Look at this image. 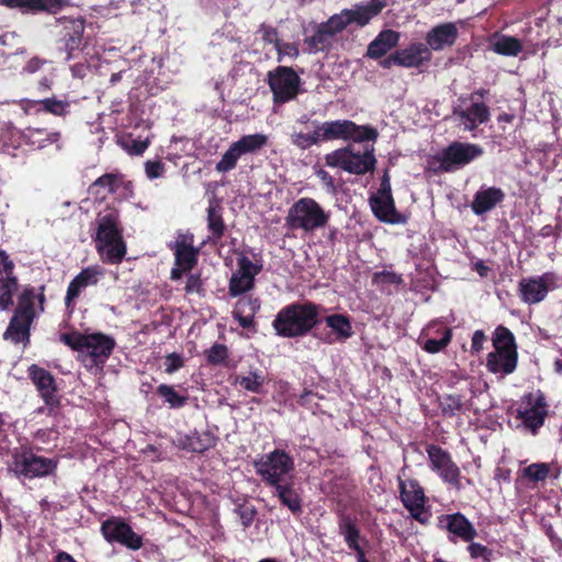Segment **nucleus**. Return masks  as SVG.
I'll return each instance as SVG.
<instances>
[{
    "instance_id": "f257e3e1",
    "label": "nucleus",
    "mask_w": 562,
    "mask_h": 562,
    "mask_svg": "<svg viewBox=\"0 0 562 562\" xmlns=\"http://www.w3.org/2000/svg\"><path fill=\"white\" fill-rule=\"evenodd\" d=\"M322 306L312 302H293L276 315L272 327L283 338H299L310 334L319 323Z\"/></svg>"
},
{
    "instance_id": "f03ea898",
    "label": "nucleus",
    "mask_w": 562,
    "mask_h": 562,
    "mask_svg": "<svg viewBox=\"0 0 562 562\" xmlns=\"http://www.w3.org/2000/svg\"><path fill=\"white\" fill-rule=\"evenodd\" d=\"M94 240L97 250L103 257V262L119 265L126 255V244L123 238V227L120 212L108 207L97 216Z\"/></svg>"
},
{
    "instance_id": "7ed1b4c3",
    "label": "nucleus",
    "mask_w": 562,
    "mask_h": 562,
    "mask_svg": "<svg viewBox=\"0 0 562 562\" xmlns=\"http://www.w3.org/2000/svg\"><path fill=\"white\" fill-rule=\"evenodd\" d=\"M324 159L327 167L339 168L356 176L373 172L376 165L374 147L372 145H366L361 150L355 145L348 144L326 154Z\"/></svg>"
},
{
    "instance_id": "20e7f679",
    "label": "nucleus",
    "mask_w": 562,
    "mask_h": 562,
    "mask_svg": "<svg viewBox=\"0 0 562 562\" xmlns=\"http://www.w3.org/2000/svg\"><path fill=\"white\" fill-rule=\"evenodd\" d=\"M330 213L313 198H301L288 211L285 225L292 229L312 233L327 226Z\"/></svg>"
},
{
    "instance_id": "39448f33",
    "label": "nucleus",
    "mask_w": 562,
    "mask_h": 562,
    "mask_svg": "<svg viewBox=\"0 0 562 562\" xmlns=\"http://www.w3.org/2000/svg\"><path fill=\"white\" fill-rule=\"evenodd\" d=\"M483 154L484 149L479 144L452 142L429 161V168L435 173L451 172L469 165Z\"/></svg>"
},
{
    "instance_id": "423d86ee",
    "label": "nucleus",
    "mask_w": 562,
    "mask_h": 562,
    "mask_svg": "<svg viewBox=\"0 0 562 562\" xmlns=\"http://www.w3.org/2000/svg\"><path fill=\"white\" fill-rule=\"evenodd\" d=\"M322 143L342 139L355 143L375 142L379 132L371 125H358L350 120L317 122Z\"/></svg>"
},
{
    "instance_id": "0eeeda50",
    "label": "nucleus",
    "mask_w": 562,
    "mask_h": 562,
    "mask_svg": "<svg viewBox=\"0 0 562 562\" xmlns=\"http://www.w3.org/2000/svg\"><path fill=\"white\" fill-rule=\"evenodd\" d=\"M256 473L269 486L284 481L294 471V459L282 449H274L254 461Z\"/></svg>"
},
{
    "instance_id": "6e6552de",
    "label": "nucleus",
    "mask_w": 562,
    "mask_h": 562,
    "mask_svg": "<svg viewBox=\"0 0 562 562\" xmlns=\"http://www.w3.org/2000/svg\"><path fill=\"white\" fill-rule=\"evenodd\" d=\"M12 467L18 476L45 477L56 472L58 460L37 456L32 448L21 447L12 456Z\"/></svg>"
},
{
    "instance_id": "1a4fd4ad",
    "label": "nucleus",
    "mask_w": 562,
    "mask_h": 562,
    "mask_svg": "<svg viewBox=\"0 0 562 562\" xmlns=\"http://www.w3.org/2000/svg\"><path fill=\"white\" fill-rule=\"evenodd\" d=\"M272 101L281 105L294 100L301 92V78L292 67L278 66L267 74Z\"/></svg>"
},
{
    "instance_id": "9d476101",
    "label": "nucleus",
    "mask_w": 562,
    "mask_h": 562,
    "mask_svg": "<svg viewBox=\"0 0 562 562\" xmlns=\"http://www.w3.org/2000/svg\"><path fill=\"white\" fill-rule=\"evenodd\" d=\"M560 277L554 271H547L540 276L522 278L518 282V295L520 300L535 305L546 300L549 292L557 290Z\"/></svg>"
},
{
    "instance_id": "9b49d317",
    "label": "nucleus",
    "mask_w": 562,
    "mask_h": 562,
    "mask_svg": "<svg viewBox=\"0 0 562 562\" xmlns=\"http://www.w3.org/2000/svg\"><path fill=\"white\" fill-rule=\"evenodd\" d=\"M426 452L430 469L438 474L442 482L460 492L463 488L462 475L450 452L435 443L426 445Z\"/></svg>"
},
{
    "instance_id": "f8f14e48",
    "label": "nucleus",
    "mask_w": 562,
    "mask_h": 562,
    "mask_svg": "<svg viewBox=\"0 0 562 562\" xmlns=\"http://www.w3.org/2000/svg\"><path fill=\"white\" fill-rule=\"evenodd\" d=\"M27 374L37 392L47 405L49 416L57 415L60 407V397L57 394V385L54 375L46 369L31 364Z\"/></svg>"
},
{
    "instance_id": "ddd939ff",
    "label": "nucleus",
    "mask_w": 562,
    "mask_h": 562,
    "mask_svg": "<svg viewBox=\"0 0 562 562\" xmlns=\"http://www.w3.org/2000/svg\"><path fill=\"white\" fill-rule=\"evenodd\" d=\"M101 533L109 543H120L130 550L143 547V537L136 533L123 519L111 517L101 524Z\"/></svg>"
},
{
    "instance_id": "4468645a",
    "label": "nucleus",
    "mask_w": 562,
    "mask_h": 562,
    "mask_svg": "<svg viewBox=\"0 0 562 562\" xmlns=\"http://www.w3.org/2000/svg\"><path fill=\"white\" fill-rule=\"evenodd\" d=\"M104 270L100 266H89L75 276L69 282L64 299L67 311L72 312L78 299L90 286H95L103 277Z\"/></svg>"
},
{
    "instance_id": "2eb2a0df",
    "label": "nucleus",
    "mask_w": 562,
    "mask_h": 562,
    "mask_svg": "<svg viewBox=\"0 0 562 562\" xmlns=\"http://www.w3.org/2000/svg\"><path fill=\"white\" fill-rule=\"evenodd\" d=\"M438 528L449 532V540L471 542L477 536L474 525L460 512L438 517Z\"/></svg>"
},
{
    "instance_id": "dca6fc26",
    "label": "nucleus",
    "mask_w": 562,
    "mask_h": 562,
    "mask_svg": "<svg viewBox=\"0 0 562 562\" xmlns=\"http://www.w3.org/2000/svg\"><path fill=\"white\" fill-rule=\"evenodd\" d=\"M85 27L82 18L71 19L65 23L58 41V49L66 54V60L76 58L81 52Z\"/></svg>"
},
{
    "instance_id": "f3484780",
    "label": "nucleus",
    "mask_w": 562,
    "mask_h": 562,
    "mask_svg": "<svg viewBox=\"0 0 562 562\" xmlns=\"http://www.w3.org/2000/svg\"><path fill=\"white\" fill-rule=\"evenodd\" d=\"M452 340V329L441 326L437 321L430 322L423 329L418 345L427 353H438L442 351Z\"/></svg>"
},
{
    "instance_id": "a211bd4d",
    "label": "nucleus",
    "mask_w": 562,
    "mask_h": 562,
    "mask_svg": "<svg viewBox=\"0 0 562 562\" xmlns=\"http://www.w3.org/2000/svg\"><path fill=\"white\" fill-rule=\"evenodd\" d=\"M524 401L530 405V408L519 412L518 417L522 419L527 428L536 434L537 430L543 426L548 415L546 396L538 390L536 393L526 394Z\"/></svg>"
},
{
    "instance_id": "6ab92c4d",
    "label": "nucleus",
    "mask_w": 562,
    "mask_h": 562,
    "mask_svg": "<svg viewBox=\"0 0 562 562\" xmlns=\"http://www.w3.org/2000/svg\"><path fill=\"white\" fill-rule=\"evenodd\" d=\"M459 37V30L456 23L446 22L431 27L425 36V45L429 50L440 52L452 47Z\"/></svg>"
},
{
    "instance_id": "aec40b11",
    "label": "nucleus",
    "mask_w": 562,
    "mask_h": 562,
    "mask_svg": "<svg viewBox=\"0 0 562 562\" xmlns=\"http://www.w3.org/2000/svg\"><path fill=\"white\" fill-rule=\"evenodd\" d=\"M404 473L405 469H402L397 476L400 497L404 507L407 510L425 509L427 498L423 486L416 479L403 480Z\"/></svg>"
},
{
    "instance_id": "412c9836",
    "label": "nucleus",
    "mask_w": 562,
    "mask_h": 562,
    "mask_svg": "<svg viewBox=\"0 0 562 562\" xmlns=\"http://www.w3.org/2000/svg\"><path fill=\"white\" fill-rule=\"evenodd\" d=\"M115 346L116 342L112 336L103 333H93L88 334L85 351L88 352L94 366L102 367L112 355Z\"/></svg>"
},
{
    "instance_id": "4be33fe9",
    "label": "nucleus",
    "mask_w": 562,
    "mask_h": 562,
    "mask_svg": "<svg viewBox=\"0 0 562 562\" xmlns=\"http://www.w3.org/2000/svg\"><path fill=\"white\" fill-rule=\"evenodd\" d=\"M69 0H0V4L20 9L23 13L46 12L56 14L68 5Z\"/></svg>"
},
{
    "instance_id": "5701e85b",
    "label": "nucleus",
    "mask_w": 562,
    "mask_h": 562,
    "mask_svg": "<svg viewBox=\"0 0 562 562\" xmlns=\"http://www.w3.org/2000/svg\"><path fill=\"white\" fill-rule=\"evenodd\" d=\"M374 216L384 223L404 224L406 217L398 213L392 195H374L370 199Z\"/></svg>"
},
{
    "instance_id": "b1692460",
    "label": "nucleus",
    "mask_w": 562,
    "mask_h": 562,
    "mask_svg": "<svg viewBox=\"0 0 562 562\" xmlns=\"http://www.w3.org/2000/svg\"><path fill=\"white\" fill-rule=\"evenodd\" d=\"M395 57L400 60L401 67L419 68L431 60L432 54L427 45L417 42L403 49H397Z\"/></svg>"
},
{
    "instance_id": "393cba45",
    "label": "nucleus",
    "mask_w": 562,
    "mask_h": 562,
    "mask_svg": "<svg viewBox=\"0 0 562 562\" xmlns=\"http://www.w3.org/2000/svg\"><path fill=\"white\" fill-rule=\"evenodd\" d=\"M260 300L251 295H244L238 299L233 310V317L239 326L248 329L255 326V315L260 310Z\"/></svg>"
},
{
    "instance_id": "a878e982",
    "label": "nucleus",
    "mask_w": 562,
    "mask_h": 562,
    "mask_svg": "<svg viewBox=\"0 0 562 562\" xmlns=\"http://www.w3.org/2000/svg\"><path fill=\"white\" fill-rule=\"evenodd\" d=\"M176 266L191 271L198 263L199 250L193 247V236H180L173 246Z\"/></svg>"
},
{
    "instance_id": "bb28decb",
    "label": "nucleus",
    "mask_w": 562,
    "mask_h": 562,
    "mask_svg": "<svg viewBox=\"0 0 562 562\" xmlns=\"http://www.w3.org/2000/svg\"><path fill=\"white\" fill-rule=\"evenodd\" d=\"M504 198L505 193L499 188L481 189L473 196L471 210L477 216L483 215L503 202Z\"/></svg>"
},
{
    "instance_id": "cd10ccee",
    "label": "nucleus",
    "mask_w": 562,
    "mask_h": 562,
    "mask_svg": "<svg viewBox=\"0 0 562 562\" xmlns=\"http://www.w3.org/2000/svg\"><path fill=\"white\" fill-rule=\"evenodd\" d=\"M454 114L462 121L465 130L474 131L479 125L491 119L490 108L484 102H472L467 109L454 110Z\"/></svg>"
},
{
    "instance_id": "c85d7f7f",
    "label": "nucleus",
    "mask_w": 562,
    "mask_h": 562,
    "mask_svg": "<svg viewBox=\"0 0 562 562\" xmlns=\"http://www.w3.org/2000/svg\"><path fill=\"white\" fill-rule=\"evenodd\" d=\"M400 41V33L394 30H383L368 45L367 57L371 59H380L389 50L396 47Z\"/></svg>"
},
{
    "instance_id": "c756f323",
    "label": "nucleus",
    "mask_w": 562,
    "mask_h": 562,
    "mask_svg": "<svg viewBox=\"0 0 562 562\" xmlns=\"http://www.w3.org/2000/svg\"><path fill=\"white\" fill-rule=\"evenodd\" d=\"M518 352L513 348L509 351L491 352L487 356V369L492 373L510 374L517 368Z\"/></svg>"
},
{
    "instance_id": "7c9ffc66",
    "label": "nucleus",
    "mask_w": 562,
    "mask_h": 562,
    "mask_svg": "<svg viewBox=\"0 0 562 562\" xmlns=\"http://www.w3.org/2000/svg\"><path fill=\"white\" fill-rule=\"evenodd\" d=\"M272 487L274 488L276 495L278 496L280 503L285 506L293 515H299L302 513L303 499L299 492L295 490L293 482H280Z\"/></svg>"
},
{
    "instance_id": "2f4dec72",
    "label": "nucleus",
    "mask_w": 562,
    "mask_h": 562,
    "mask_svg": "<svg viewBox=\"0 0 562 562\" xmlns=\"http://www.w3.org/2000/svg\"><path fill=\"white\" fill-rule=\"evenodd\" d=\"M385 7L383 0H370L364 5H357L356 9H345L350 24L356 23L359 26L367 25L371 19L376 16Z\"/></svg>"
},
{
    "instance_id": "473e14b6",
    "label": "nucleus",
    "mask_w": 562,
    "mask_h": 562,
    "mask_svg": "<svg viewBox=\"0 0 562 562\" xmlns=\"http://www.w3.org/2000/svg\"><path fill=\"white\" fill-rule=\"evenodd\" d=\"M117 173L108 172L95 179L88 188V193L97 200H105L119 189Z\"/></svg>"
},
{
    "instance_id": "72a5a7b5",
    "label": "nucleus",
    "mask_w": 562,
    "mask_h": 562,
    "mask_svg": "<svg viewBox=\"0 0 562 562\" xmlns=\"http://www.w3.org/2000/svg\"><path fill=\"white\" fill-rule=\"evenodd\" d=\"M32 323L33 321L30 319V316L23 318L13 314L3 334L4 339H10L14 344L29 342Z\"/></svg>"
},
{
    "instance_id": "f704fd0d",
    "label": "nucleus",
    "mask_w": 562,
    "mask_h": 562,
    "mask_svg": "<svg viewBox=\"0 0 562 562\" xmlns=\"http://www.w3.org/2000/svg\"><path fill=\"white\" fill-rule=\"evenodd\" d=\"M338 528L339 533L344 537L348 548L359 544L361 541L364 544H368V540L360 536V529L357 526L356 517L347 514L341 515L338 521Z\"/></svg>"
},
{
    "instance_id": "c9c22d12",
    "label": "nucleus",
    "mask_w": 562,
    "mask_h": 562,
    "mask_svg": "<svg viewBox=\"0 0 562 562\" xmlns=\"http://www.w3.org/2000/svg\"><path fill=\"white\" fill-rule=\"evenodd\" d=\"M207 229L211 233L210 240L217 244L226 232V224L223 218V207L220 205H210L207 207Z\"/></svg>"
},
{
    "instance_id": "e433bc0d",
    "label": "nucleus",
    "mask_w": 562,
    "mask_h": 562,
    "mask_svg": "<svg viewBox=\"0 0 562 562\" xmlns=\"http://www.w3.org/2000/svg\"><path fill=\"white\" fill-rule=\"evenodd\" d=\"M241 156L254 155L260 151L268 144V136L261 133L243 135L238 140L233 142Z\"/></svg>"
},
{
    "instance_id": "4c0bfd02",
    "label": "nucleus",
    "mask_w": 562,
    "mask_h": 562,
    "mask_svg": "<svg viewBox=\"0 0 562 562\" xmlns=\"http://www.w3.org/2000/svg\"><path fill=\"white\" fill-rule=\"evenodd\" d=\"M325 322L338 341H345L353 335L352 325L347 315L331 314L325 317Z\"/></svg>"
},
{
    "instance_id": "58836bf2",
    "label": "nucleus",
    "mask_w": 562,
    "mask_h": 562,
    "mask_svg": "<svg viewBox=\"0 0 562 562\" xmlns=\"http://www.w3.org/2000/svg\"><path fill=\"white\" fill-rule=\"evenodd\" d=\"M439 406L443 416L453 417L469 411L467 401L460 394H445L439 398Z\"/></svg>"
},
{
    "instance_id": "ea45409f",
    "label": "nucleus",
    "mask_w": 562,
    "mask_h": 562,
    "mask_svg": "<svg viewBox=\"0 0 562 562\" xmlns=\"http://www.w3.org/2000/svg\"><path fill=\"white\" fill-rule=\"evenodd\" d=\"M179 443L183 450L196 453H203L212 446L210 436L207 434L201 436L198 431L180 438Z\"/></svg>"
},
{
    "instance_id": "a19ab883",
    "label": "nucleus",
    "mask_w": 562,
    "mask_h": 562,
    "mask_svg": "<svg viewBox=\"0 0 562 562\" xmlns=\"http://www.w3.org/2000/svg\"><path fill=\"white\" fill-rule=\"evenodd\" d=\"M38 111H43L55 116H66L70 113V102L66 99H58L53 95L37 101Z\"/></svg>"
},
{
    "instance_id": "79ce46f5",
    "label": "nucleus",
    "mask_w": 562,
    "mask_h": 562,
    "mask_svg": "<svg viewBox=\"0 0 562 562\" xmlns=\"http://www.w3.org/2000/svg\"><path fill=\"white\" fill-rule=\"evenodd\" d=\"M333 37L330 32L321 23L317 25L314 34L306 37L304 42L311 52H324L330 47Z\"/></svg>"
},
{
    "instance_id": "37998d69",
    "label": "nucleus",
    "mask_w": 562,
    "mask_h": 562,
    "mask_svg": "<svg viewBox=\"0 0 562 562\" xmlns=\"http://www.w3.org/2000/svg\"><path fill=\"white\" fill-rule=\"evenodd\" d=\"M314 131L312 133L293 132L290 135L291 144L301 150L310 149L314 145L322 143L317 121L313 122Z\"/></svg>"
},
{
    "instance_id": "c03bdc74",
    "label": "nucleus",
    "mask_w": 562,
    "mask_h": 562,
    "mask_svg": "<svg viewBox=\"0 0 562 562\" xmlns=\"http://www.w3.org/2000/svg\"><path fill=\"white\" fill-rule=\"evenodd\" d=\"M36 294L34 288H26L22 291L18 299V305L14 310V314L23 318L30 316V319L34 321L35 317V303Z\"/></svg>"
},
{
    "instance_id": "a18cd8bd",
    "label": "nucleus",
    "mask_w": 562,
    "mask_h": 562,
    "mask_svg": "<svg viewBox=\"0 0 562 562\" xmlns=\"http://www.w3.org/2000/svg\"><path fill=\"white\" fill-rule=\"evenodd\" d=\"M234 383L248 392L260 394L266 383V376L260 371H250L248 375H236Z\"/></svg>"
},
{
    "instance_id": "49530a36",
    "label": "nucleus",
    "mask_w": 562,
    "mask_h": 562,
    "mask_svg": "<svg viewBox=\"0 0 562 562\" xmlns=\"http://www.w3.org/2000/svg\"><path fill=\"white\" fill-rule=\"evenodd\" d=\"M16 277L0 279V310L7 311L13 305V295L18 291Z\"/></svg>"
},
{
    "instance_id": "de8ad7c7",
    "label": "nucleus",
    "mask_w": 562,
    "mask_h": 562,
    "mask_svg": "<svg viewBox=\"0 0 562 562\" xmlns=\"http://www.w3.org/2000/svg\"><path fill=\"white\" fill-rule=\"evenodd\" d=\"M493 346L496 351L517 350L514 334L503 325L497 326L493 334Z\"/></svg>"
},
{
    "instance_id": "09e8293b",
    "label": "nucleus",
    "mask_w": 562,
    "mask_h": 562,
    "mask_svg": "<svg viewBox=\"0 0 562 562\" xmlns=\"http://www.w3.org/2000/svg\"><path fill=\"white\" fill-rule=\"evenodd\" d=\"M493 50L503 56H517L522 45L518 38L503 35L493 44Z\"/></svg>"
},
{
    "instance_id": "8fccbe9b",
    "label": "nucleus",
    "mask_w": 562,
    "mask_h": 562,
    "mask_svg": "<svg viewBox=\"0 0 562 562\" xmlns=\"http://www.w3.org/2000/svg\"><path fill=\"white\" fill-rule=\"evenodd\" d=\"M241 157L243 156L240 155L234 143H232L227 150L223 154L221 160L216 162L215 171L218 173H226L234 170L237 167V162Z\"/></svg>"
},
{
    "instance_id": "3c124183",
    "label": "nucleus",
    "mask_w": 562,
    "mask_h": 562,
    "mask_svg": "<svg viewBox=\"0 0 562 562\" xmlns=\"http://www.w3.org/2000/svg\"><path fill=\"white\" fill-rule=\"evenodd\" d=\"M156 392L169 404L170 408H181L187 404L188 397L179 394L171 385L160 384Z\"/></svg>"
},
{
    "instance_id": "603ef678",
    "label": "nucleus",
    "mask_w": 562,
    "mask_h": 562,
    "mask_svg": "<svg viewBox=\"0 0 562 562\" xmlns=\"http://www.w3.org/2000/svg\"><path fill=\"white\" fill-rule=\"evenodd\" d=\"M254 286V280L234 272L229 279L228 294L232 297H237L252 290Z\"/></svg>"
},
{
    "instance_id": "864d4df0",
    "label": "nucleus",
    "mask_w": 562,
    "mask_h": 562,
    "mask_svg": "<svg viewBox=\"0 0 562 562\" xmlns=\"http://www.w3.org/2000/svg\"><path fill=\"white\" fill-rule=\"evenodd\" d=\"M205 358L211 366L224 364L228 358V348L226 345L215 342L210 349L204 351Z\"/></svg>"
},
{
    "instance_id": "5fc2aeb1",
    "label": "nucleus",
    "mask_w": 562,
    "mask_h": 562,
    "mask_svg": "<svg viewBox=\"0 0 562 562\" xmlns=\"http://www.w3.org/2000/svg\"><path fill=\"white\" fill-rule=\"evenodd\" d=\"M324 27H326L333 36L337 33L344 31L348 25H350V20H348L346 10H341L340 13L331 15L326 22L322 23Z\"/></svg>"
},
{
    "instance_id": "6e6d98bb",
    "label": "nucleus",
    "mask_w": 562,
    "mask_h": 562,
    "mask_svg": "<svg viewBox=\"0 0 562 562\" xmlns=\"http://www.w3.org/2000/svg\"><path fill=\"white\" fill-rule=\"evenodd\" d=\"M468 553L473 560H481L482 562H492L494 559V551L479 542H468Z\"/></svg>"
},
{
    "instance_id": "4d7b16f0",
    "label": "nucleus",
    "mask_w": 562,
    "mask_h": 562,
    "mask_svg": "<svg viewBox=\"0 0 562 562\" xmlns=\"http://www.w3.org/2000/svg\"><path fill=\"white\" fill-rule=\"evenodd\" d=\"M88 334H81L79 331L63 333L60 335V341L66 346L70 347L75 351L82 352L87 345Z\"/></svg>"
},
{
    "instance_id": "13d9d810",
    "label": "nucleus",
    "mask_w": 562,
    "mask_h": 562,
    "mask_svg": "<svg viewBox=\"0 0 562 562\" xmlns=\"http://www.w3.org/2000/svg\"><path fill=\"white\" fill-rule=\"evenodd\" d=\"M119 144L130 155L139 156L148 148L150 142L148 139L140 140V139H135V138H132L131 136H127V137H122L120 139Z\"/></svg>"
},
{
    "instance_id": "bf43d9fd",
    "label": "nucleus",
    "mask_w": 562,
    "mask_h": 562,
    "mask_svg": "<svg viewBox=\"0 0 562 562\" xmlns=\"http://www.w3.org/2000/svg\"><path fill=\"white\" fill-rule=\"evenodd\" d=\"M550 473L548 463H532L524 469V475L532 482L544 481Z\"/></svg>"
},
{
    "instance_id": "052dcab7",
    "label": "nucleus",
    "mask_w": 562,
    "mask_h": 562,
    "mask_svg": "<svg viewBox=\"0 0 562 562\" xmlns=\"http://www.w3.org/2000/svg\"><path fill=\"white\" fill-rule=\"evenodd\" d=\"M237 271L235 273L244 276L248 279L255 281V277L261 271V266H256L252 261L246 257L241 256L237 259Z\"/></svg>"
},
{
    "instance_id": "680f3d73",
    "label": "nucleus",
    "mask_w": 562,
    "mask_h": 562,
    "mask_svg": "<svg viewBox=\"0 0 562 562\" xmlns=\"http://www.w3.org/2000/svg\"><path fill=\"white\" fill-rule=\"evenodd\" d=\"M235 513L238 515L244 528H248L254 522L257 510L252 505L241 504L236 507Z\"/></svg>"
},
{
    "instance_id": "e2e57ef3",
    "label": "nucleus",
    "mask_w": 562,
    "mask_h": 562,
    "mask_svg": "<svg viewBox=\"0 0 562 562\" xmlns=\"http://www.w3.org/2000/svg\"><path fill=\"white\" fill-rule=\"evenodd\" d=\"M278 57L277 60L280 63L285 56L296 58L300 54L299 45L296 43L282 42L276 47Z\"/></svg>"
},
{
    "instance_id": "0e129e2a",
    "label": "nucleus",
    "mask_w": 562,
    "mask_h": 562,
    "mask_svg": "<svg viewBox=\"0 0 562 562\" xmlns=\"http://www.w3.org/2000/svg\"><path fill=\"white\" fill-rule=\"evenodd\" d=\"M258 32L261 34V40L265 44H272L276 48L280 43L279 33L274 26L262 23Z\"/></svg>"
},
{
    "instance_id": "69168bd1",
    "label": "nucleus",
    "mask_w": 562,
    "mask_h": 562,
    "mask_svg": "<svg viewBox=\"0 0 562 562\" xmlns=\"http://www.w3.org/2000/svg\"><path fill=\"white\" fill-rule=\"evenodd\" d=\"M145 172L149 179L160 178L165 172V165L161 160H148L145 162Z\"/></svg>"
},
{
    "instance_id": "338daca9",
    "label": "nucleus",
    "mask_w": 562,
    "mask_h": 562,
    "mask_svg": "<svg viewBox=\"0 0 562 562\" xmlns=\"http://www.w3.org/2000/svg\"><path fill=\"white\" fill-rule=\"evenodd\" d=\"M316 177L321 180L322 184L326 188V190L330 193H336L337 187L336 182L333 176L329 175L328 171H326L323 168L315 170Z\"/></svg>"
},
{
    "instance_id": "774afa93",
    "label": "nucleus",
    "mask_w": 562,
    "mask_h": 562,
    "mask_svg": "<svg viewBox=\"0 0 562 562\" xmlns=\"http://www.w3.org/2000/svg\"><path fill=\"white\" fill-rule=\"evenodd\" d=\"M183 367V359L179 353L172 352L166 357V373L171 374Z\"/></svg>"
}]
</instances>
